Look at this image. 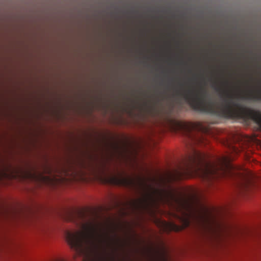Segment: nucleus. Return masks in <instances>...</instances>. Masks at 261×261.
<instances>
[{"instance_id":"f257e3e1","label":"nucleus","mask_w":261,"mask_h":261,"mask_svg":"<svg viewBox=\"0 0 261 261\" xmlns=\"http://www.w3.org/2000/svg\"><path fill=\"white\" fill-rule=\"evenodd\" d=\"M206 91L202 88L196 93L189 90L183 94L184 97L189 105L195 110H204L208 107V102L206 99Z\"/></svg>"},{"instance_id":"f03ea898","label":"nucleus","mask_w":261,"mask_h":261,"mask_svg":"<svg viewBox=\"0 0 261 261\" xmlns=\"http://www.w3.org/2000/svg\"><path fill=\"white\" fill-rule=\"evenodd\" d=\"M238 97L244 100L261 102V91L256 92H249L243 95H238Z\"/></svg>"},{"instance_id":"7ed1b4c3","label":"nucleus","mask_w":261,"mask_h":261,"mask_svg":"<svg viewBox=\"0 0 261 261\" xmlns=\"http://www.w3.org/2000/svg\"><path fill=\"white\" fill-rule=\"evenodd\" d=\"M222 95L225 97V101L229 102L233 98L234 96L225 91H222Z\"/></svg>"},{"instance_id":"20e7f679","label":"nucleus","mask_w":261,"mask_h":261,"mask_svg":"<svg viewBox=\"0 0 261 261\" xmlns=\"http://www.w3.org/2000/svg\"><path fill=\"white\" fill-rule=\"evenodd\" d=\"M223 114H260V113H223Z\"/></svg>"},{"instance_id":"39448f33","label":"nucleus","mask_w":261,"mask_h":261,"mask_svg":"<svg viewBox=\"0 0 261 261\" xmlns=\"http://www.w3.org/2000/svg\"><path fill=\"white\" fill-rule=\"evenodd\" d=\"M216 90L218 91H221V89L220 88H217L216 89Z\"/></svg>"},{"instance_id":"423d86ee","label":"nucleus","mask_w":261,"mask_h":261,"mask_svg":"<svg viewBox=\"0 0 261 261\" xmlns=\"http://www.w3.org/2000/svg\"><path fill=\"white\" fill-rule=\"evenodd\" d=\"M54 114H55V115H56L57 114H56V113H55Z\"/></svg>"},{"instance_id":"0eeeda50","label":"nucleus","mask_w":261,"mask_h":261,"mask_svg":"<svg viewBox=\"0 0 261 261\" xmlns=\"http://www.w3.org/2000/svg\"><path fill=\"white\" fill-rule=\"evenodd\" d=\"M128 114H129V115H130L131 114H130V113H129Z\"/></svg>"}]
</instances>
